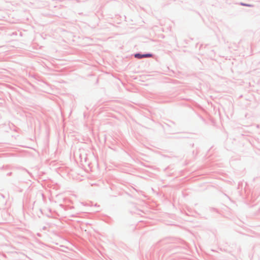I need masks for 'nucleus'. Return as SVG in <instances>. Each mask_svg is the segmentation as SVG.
<instances>
[{"mask_svg":"<svg viewBox=\"0 0 260 260\" xmlns=\"http://www.w3.org/2000/svg\"><path fill=\"white\" fill-rule=\"evenodd\" d=\"M244 6H250V5H245V4H242Z\"/></svg>","mask_w":260,"mask_h":260,"instance_id":"f03ea898","label":"nucleus"},{"mask_svg":"<svg viewBox=\"0 0 260 260\" xmlns=\"http://www.w3.org/2000/svg\"><path fill=\"white\" fill-rule=\"evenodd\" d=\"M151 56H152V55L151 54H145L141 55L140 54L138 53V54H136L135 55V57L138 58H141L142 57H151Z\"/></svg>","mask_w":260,"mask_h":260,"instance_id":"f257e3e1","label":"nucleus"}]
</instances>
